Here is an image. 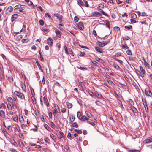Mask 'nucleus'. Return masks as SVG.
<instances>
[{
  "label": "nucleus",
  "mask_w": 152,
  "mask_h": 152,
  "mask_svg": "<svg viewBox=\"0 0 152 152\" xmlns=\"http://www.w3.org/2000/svg\"><path fill=\"white\" fill-rule=\"evenodd\" d=\"M40 24L41 26H43L44 24V21L42 20H40L39 21Z\"/></svg>",
  "instance_id": "nucleus-53"
},
{
  "label": "nucleus",
  "mask_w": 152,
  "mask_h": 152,
  "mask_svg": "<svg viewBox=\"0 0 152 152\" xmlns=\"http://www.w3.org/2000/svg\"><path fill=\"white\" fill-rule=\"evenodd\" d=\"M123 39L124 41L130 39V37L128 36H126V37H123Z\"/></svg>",
  "instance_id": "nucleus-46"
},
{
  "label": "nucleus",
  "mask_w": 152,
  "mask_h": 152,
  "mask_svg": "<svg viewBox=\"0 0 152 152\" xmlns=\"http://www.w3.org/2000/svg\"><path fill=\"white\" fill-rule=\"evenodd\" d=\"M0 116L2 118H5V113L3 111H0Z\"/></svg>",
  "instance_id": "nucleus-14"
},
{
  "label": "nucleus",
  "mask_w": 152,
  "mask_h": 152,
  "mask_svg": "<svg viewBox=\"0 0 152 152\" xmlns=\"http://www.w3.org/2000/svg\"><path fill=\"white\" fill-rule=\"evenodd\" d=\"M45 15V16H48L50 19L51 18V16L50 15L49 13H46Z\"/></svg>",
  "instance_id": "nucleus-54"
},
{
  "label": "nucleus",
  "mask_w": 152,
  "mask_h": 152,
  "mask_svg": "<svg viewBox=\"0 0 152 152\" xmlns=\"http://www.w3.org/2000/svg\"><path fill=\"white\" fill-rule=\"evenodd\" d=\"M102 13V14L106 16H107V17H108L109 16V15H108L106 13H105L102 10H101V11H100V12Z\"/></svg>",
  "instance_id": "nucleus-32"
},
{
  "label": "nucleus",
  "mask_w": 152,
  "mask_h": 152,
  "mask_svg": "<svg viewBox=\"0 0 152 152\" xmlns=\"http://www.w3.org/2000/svg\"><path fill=\"white\" fill-rule=\"evenodd\" d=\"M130 21L132 24L133 23H136V22L135 20H134L132 19H131Z\"/></svg>",
  "instance_id": "nucleus-62"
},
{
  "label": "nucleus",
  "mask_w": 152,
  "mask_h": 152,
  "mask_svg": "<svg viewBox=\"0 0 152 152\" xmlns=\"http://www.w3.org/2000/svg\"><path fill=\"white\" fill-rule=\"evenodd\" d=\"M129 152H140L139 150L136 149H131L128 151Z\"/></svg>",
  "instance_id": "nucleus-23"
},
{
  "label": "nucleus",
  "mask_w": 152,
  "mask_h": 152,
  "mask_svg": "<svg viewBox=\"0 0 152 152\" xmlns=\"http://www.w3.org/2000/svg\"><path fill=\"white\" fill-rule=\"evenodd\" d=\"M31 99L33 100V102L34 104H36V101L35 98L34 97V96L33 95H32V96H31Z\"/></svg>",
  "instance_id": "nucleus-35"
},
{
  "label": "nucleus",
  "mask_w": 152,
  "mask_h": 152,
  "mask_svg": "<svg viewBox=\"0 0 152 152\" xmlns=\"http://www.w3.org/2000/svg\"><path fill=\"white\" fill-rule=\"evenodd\" d=\"M79 18L77 16H75L74 17V20L75 23L77 22L79 20Z\"/></svg>",
  "instance_id": "nucleus-40"
},
{
  "label": "nucleus",
  "mask_w": 152,
  "mask_h": 152,
  "mask_svg": "<svg viewBox=\"0 0 152 152\" xmlns=\"http://www.w3.org/2000/svg\"><path fill=\"white\" fill-rule=\"evenodd\" d=\"M66 103L67 106L68 108H70L72 107V104L71 103L67 102Z\"/></svg>",
  "instance_id": "nucleus-20"
},
{
  "label": "nucleus",
  "mask_w": 152,
  "mask_h": 152,
  "mask_svg": "<svg viewBox=\"0 0 152 152\" xmlns=\"http://www.w3.org/2000/svg\"><path fill=\"white\" fill-rule=\"evenodd\" d=\"M36 62L37 63V65L38 66V68H39V69L41 71H42V67L40 66V65L39 63V62L37 61H36Z\"/></svg>",
  "instance_id": "nucleus-28"
},
{
  "label": "nucleus",
  "mask_w": 152,
  "mask_h": 152,
  "mask_svg": "<svg viewBox=\"0 0 152 152\" xmlns=\"http://www.w3.org/2000/svg\"><path fill=\"white\" fill-rule=\"evenodd\" d=\"M94 94L95 97L96 96L99 99H101L102 98L101 94L97 91L94 92Z\"/></svg>",
  "instance_id": "nucleus-8"
},
{
  "label": "nucleus",
  "mask_w": 152,
  "mask_h": 152,
  "mask_svg": "<svg viewBox=\"0 0 152 152\" xmlns=\"http://www.w3.org/2000/svg\"><path fill=\"white\" fill-rule=\"evenodd\" d=\"M114 67L116 69H117L118 70V69L119 68V66L117 65V64H114Z\"/></svg>",
  "instance_id": "nucleus-59"
},
{
  "label": "nucleus",
  "mask_w": 152,
  "mask_h": 152,
  "mask_svg": "<svg viewBox=\"0 0 152 152\" xmlns=\"http://www.w3.org/2000/svg\"><path fill=\"white\" fill-rule=\"evenodd\" d=\"M126 53L128 55H132V52H131V50H128L126 51Z\"/></svg>",
  "instance_id": "nucleus-44"
},
{
  "label": "nucleus",
  "mask_w": 152,
  "mask_h": 152,
  "mask_svg": "<svg viewBox=\"0 0 152 152\" xmlns=\"http://www.w3.org/2000/svg\"><path fill=\"white\" fill-rule=\"evenodd\" d=\"M30 90H31V93L32 95H33V94H35L34 92V91L33 89L32 88H30Z\"/></svg>",
  "instance_id": "nucleus-56"
},
{
  "label": "nucleus",
  "mask_w": 152,
  "mask_h": 152,
  "mask_svg": "<svg viewBox=\"0 0 152 152\" xmlns=\"http://www.w3.org/2000/svg\"><path fill=\"white\" fill-rule=\"evenodd\" d=\"M52 113L51 112H50L48 113V116L50 118H52Z\"/></svg>",
  "instance_id": "nucleus-63"
},
{
  "label": "nucleus",
  "mask_w": 152,
  "mask_h": 152,
  "mask_svg": "<svg viewBox=\"0 0 152 152\" xmlns=\"http://www.w3.org/2000/svg\"><path fill=\"white\" fill-rule=\"evenodd\" d=\"M125 28L127 29L130 30L132 28V26L130 25L128 26H125Z\"/></svg>",
  "instance_id": "nucleus-29"
},
{
  "label": "nucleus",
  "mask_w": 152,
  "mask_h": 152,
  "mask_svg": "<svg viewBox=\"0 0 152 152\" xmlns=\"http://www.w3.org/2000/svg\"><path fill=\"white\" fill-rule=\"evenodd\" d=\"M66 111V109L64 108H63L61 109V112L63 113L65 112Z\"/></svg>",
  "instance_id": "nucleus-60"
},
{
  "label": "nucleus",
  "mask_w": 152,
  "mask_h": 152,
  "mask_svg": "<svg viewBox=\"0 0 152 152\" xmlns=\"http://www.w3.org/2000/svg\"><path fill=\"white\" fill-rule=\"evenodd\" d=\"M14 94L18 97L22 99H25L24 95L21 92H18L17 91H15L14 92Z\"/></svg>",
  "instance_id": "nucleus-2"
},
{
  "label": "nucleus",
  "mask_w": 152,
  "mask_h": 152,
  "mask_svg": "<svg viewBox=\"0 0 152 152\" xmlns=\"http://www.w3.org/2000/svg\"><path fill=\"white\" fill-rule=\"evenodd\" d=\"M13 120L15 122H17L18 121V118L17 115H15L13 116Z\"/></svg>",
  "instance_id": "nucleus-25"
},
{
  "label": "nucleus",
  "mask_w": 152,
  "mask_h": 152,
  "mask_svg": "<svg viewBox=\"0 0 152 152\" xmlns=\"http://www.w3.org/2000/svg\"><path fill=\"white\" fill-rule=\"evenodd\" d=\"M18 16V15L17 14H15L12 15L11 18V21L13 22L15 20L17 19Z\"/></svg>",
  "instance_id": "nucleus-7"
},
{
  "label": "nucleus",
  "mask_w": 152,
  "mask_h": 152,
  "mask_svg": "<svg viewBox=\"0 0 152 152\" xmlns=\"http://www.w3.org/2000/svg\"><path fill=\"white\" fill-rule=\"evenodd\" d=\"M140 69L141 72L140 73H142L143 74H144L145 73V70L143 69L142 66H140Z\"/></svg>",
  "instance_id": "nucleus-19"
},
{
  "label": "nucleus",
  "mask_w": 152,
  "mask_h": 152,
  "mask_svg": "<svg viewBox=\"0 0 152 152\" xmlns=\"http://www.w3.org/2000/svg\"><path fill=\"white\" fill-rule=\"evenodd\" d=\"M7 107L9 110H12V107L10 104H7Z\"/></svg>",
  "instance_id": "nucleus-38"
},
{
  "label": "nucleus",
  "mask_w": 152,
  "mask_h": 152,
  "mask_svg": "<svg viewBox=\"0 0 152 152\" xmlns=\"http://www.w3.org/2000/svg\"><path fill=\"white\" fill-rule=\"evenodd\" d=\"M13 7L11 6H9L7 9V11L8 10L10 13L13 11Z\"/></svg>",
  "instance_id": "nucleus-18"
},
{
  "label": "nucleus",
  "mask_w": 152,
  "mask_h": 152,
  "mask_svg": "<svg viewBox=\"0 0 152 152\" xmlns=\"http://www.w3.org/2000/svg\"><path fill=\"white\" fill-rule=\"evenodd\" d=\"M152 142V136L150 137L147 139H145L143 141L144 143H147Z\"/></svg>",
  "instance_id": "nucleus-5"
},
{
  "label": "nucleus",
  "mask_w": 152,
  "mask_h": 152,
  "mask_svg": "<svg viewBox=\"0 0 152 152\" xmlns=\"http://www.w3.org/2000/svg\"><path fill=\"white\" fill-rule=\"evenodd\" d=\"M77 68L83 71L86 70L87 69V68H86L83 67H77Z\"/></svg>",
  "instance_id": "nucleus-34"
},
{
  "label": "nucleus",
  "mask_w": 152,
  "mask_h": 152,
  "mask_svg": "<svg viewBox=\"0 0 152 152\" xmlns=\"http://www.w3.org/2000/svg\"><path fill=\"white\" fill-rule=\"evenodd\" d=\"M50 126H51V127L52 128H54L55 127V124H54V123L53 122H50Z\"/></svg>",
  "instance_id": "nucleus-51"
},
{
  "label": "nucleus",
  "mask_w": 152,
  "mask_h": 152,
  "mask_svg": "<svg viewBox=\"0 0 152 152\" xmlns=\"http://www.w3.org/2000/svg\"><path fill=\"white\" fill-rule=\"evenodd\" d=\"M24 121L23 118L22 116H21L20 118V121L21 123H22Z\"/></svg>",
  "instance_id": "nucleus-58"
},
{
  "label": "nucleus",
  "mask_w": 152,
  "mask_h": 152,
  "mask_svg": "<svg viewBox=\"0 0 152 152\" xmlns=\"http://www.w3.org/2000/svg\"><path fill=\"white\" fill-rule=\"evenodd\" d=\"M77 118H79V119H80V117L81 116V113L79 111L77 112Z\"/></svg>",
  "instance_id": "nucleus-50"
},
{
  "label": "nucleus",
  "mask_w": 152,
  "mask_h": 152,
  "mask_svg": "<svg viewBox=\"0 0 152 152\" xmlns=\"http://www.w3.org/2000/svg\"><path fill=\"white\" fill-rule=\"evenodd\" d=\"M12 103V108H13V109H15L17 108V106L15 104V102H12L11 103Z\"/></svg>",
  "instance_id": "nucleus-24"
},
{
  "label": "nucleus",
  "mask_w": 152,
  "mask_h": 152,
  "mask_svg": "<svg viewBox=\"0 0 152 152\" xmlns=\"http://www.w3.org/2000/svg\"><path fill=\"white\" fill-rule=\"evenodd\" d=\"M72 126L73 127H78V124L76 122H74L72 124Z\"/></svg>",
  "instance_id": "nucleus-33"
},
{
  "label": "nucleus",
  "mask_w": 152,
  "mask_h": 152,
  "mask_svg": "<svg viewBox=\"0 0 152 152\" xmlns=\"http://www.w3.org/2000/svg\"><path fill=\"white\" fill-rule=\"evenodd\" d=\"M78 28L80 30H82L83 28V23L81 22H79L77 25Z\"/></svg>",
  "instance_id": "nucleus-11"
},
{
  "label": "nucleus",
  "mask_w": 152,
  "mask_h": 152,
  "mask_svg": "<svg viewBox=\"0 0 152 152\" xmlns=\"http://www.w3.org/2000/svg\"><path fill=\"white\" fill-rule=\"evenodd\" d=\"M86 114L87 116L89 118H91L92 117V115L89 112H87L86 113Z\"/></svg>",
  "instance_id": "nucleus-41"
},
{
  "label": "nucleus",
  "mask_w": 152,
  "mask_h": 152,
  "mask_svg": "<svg viewBox=\"0 0 152 152\" xmlns=\"http://www.w3.org/2000/svg\"><path fill=\"white\" fill-rule=\"evenodd\" d=\"M43 100L44 101V103L48 107L49 105V103L46 96H45L43 98Z\"/></svg>",
  "instance_id": "nucleus-13"
},
{
  "label": "nucleus",
  "mask_w": 152,
  "mask_h": 152,
  "mask_svg": "<svg viewBox=\"0 0 152 152\" xmlns=\"http://www.w3.org/2000/svg\"><path fill=\"white\" fill-rule=\"evenodd\" d=\"M71 121L72 122H73L74 121V120H75V116L73 115H72L71 116Z\"/></svg>",
  "instance_id": "nucleus-52"
},
{
  "label": "nucleus",
  "mask_w": 152,
  "mask_h": 152,
  "mask_svg": "<svg viewBox=\"0 0 152 152\" xmlns=\"http://www.w3.org/2000/svg\"><path fill=\"white\" fill-rule=\"evenodd\" d=\"M131 17L135 19L137 18V15L135 13H132L131 14Z\"/></svg>",
  "instance_id": "nucleus-47"
},
{
  "label": "nucleus",
  "mask_w": 152,
  "mask_h": 152,
  "mask_svg": "<svg viewBox=\"0 0 152 152\" xmlns=\"http://www.w3.org/2000/svg\"><path fill=\"white\" fill-rule=\"evenodd\" d=\"M145 93L146 96L151 97L152 94L148 88H146L145 90Z\"/></svg>",
  "instance_id": "nucleus-3"
},
{
  "label": "nucleus",
  "mask_w": 152,
  "mask_h": 152,
  "mask_svg": "<svg viewBox=\"0 0 152 152\" xmlns=\"http://www.w3.org/2000/svg\"><path fill=\"white\" fill-rule=\"evenodd\" d=\"M64 50H65V53L66 54H69V52H68V49H67V47L65 45L64 46Z\"/></svg>",
  "instance_id": "nucleus-45"
},
{
  "label": "nucleus",
  "mask_w": 152,
  "mask_h": 152,
  "mask_svg": "<svg viewBox=\"0 0 152 152\" xmlns=\"http://www.w3.org/2000/svg\"><path fill=\"white\" fill-rule=\"evenodd\" d=\"M47 44L48 45L52 46L53 44V40L51 37H49L47 39Z\"/></svg>",
  "instance_id": "nucleus-6"
},
{
  "label": "nucleus",
  "mask_w": 152,
  "mask_h": 152,
  "mask_svg": "<svg viewBox=\"0 0 152 152\" xmlns=\"http://www.w3.org/2000/svg\"><path fill=\"white\" fill-rule=\"evenodd\" d=\"M121 55V53L120 52H118L115 54V56H120Z\"/></svg>",
  "instance_id": "nucleus-61"
},
{
  "label": "nucleus",
  "mask_w": 152,
  "mask_h": 152,
  "mask_svg": "<svg viewBox=\"0 0 152 152\" xmlns=\"http://www.w3.org/2000/svg\"><path fill=\"white\" fill-rule=\"evenodd\" d=\"M1 107H3L4 109H5L6 107L5 105L3 103H2L1 105L0 106V108H1Z\"/></svg>",
  "instance_id": "nucleus-55"
},
{
  "label": "nucleus",
  "mask_w": 152,
  "mask_h": 152,
  "mask_svg": "<svg viewBox=\"0 0 152 152\" xmlns=\"http://www.w3.org/2000/svg\"><path fill=\"white\" fill-rule=\"evenodd\" d=\"M44 127L48 130L49 131L50 129V128L49 127L48 125L47 124L44 125Z\"/></svg>",
  "instance_id": "nucleus-48"
},
{
  "label": "nucleus",
  "mask_w": 152,
  "mask_h": 152,
  "mask_svg": "<svg viewBox=\"0 0 152 152\" xmlns=\"http://www.w3.org/2000/svg\"><path fill=\"white\" fill-rule=\"evenodd\" d=\"M75 131L79 134H81L82 133V131L80 130H78L76 129H75Z\"/></svg>",
  "instance_id": "nucleus-49"
},
{
  "label": "nucleus",
  "mask_w": 152,
  "mask_h": 152,
  "mask_svg": "<svg viewBox=\"0 0 152 152\" xmlns=\"http://www.w3.org/2000/svg\"><path fill=\"white\" fill-rule=\"evenodd\" d=\"M110 42L109 40L106 41L105 42H103L102 43L101 42L99 41H98L97 42V44L100 47H102L104 46L105 45L108 44Z\"/></svg>",
  "instance_id": "nucleus-4"
},
{
  "label": "nucleus",
  "mask_w": 152,
  "mask_h": 152,
  "mask_svg": "<svg viewBox=\"0 0 152 152\" xmlns=\"http://www.w3.org/2000/svg\"><path fill=\"white\" fill-rule=\"evenodd\" d=\"M26 7L25 6L19 4L16 5L14 8L15 9H19V11L22 12H24L23 10H24L26 8Z\"/></svg>",
  "instance_id": "nucleus-1"
},
{
  "label": "nucleus",
  "mask_w": 152,
  "mask_h": 152,
  "mask_svg": "<svg viewBox=\"0 0 152 152\" xmlns=\"http://www.w3.org/2000/svg\"><path fill=\"white\" fill-rule=\"evenodd\" d=\"M89 94L92 97L95 98V94L93 92L90 91L89 92Z\"/></svg>",
  "instance_id": "nucleus-27"
},
{
  "label": "nucleus",
  "mask_w": 152,
  "mask_h": 152,
  "mask_svg": "<svg viewBox=\"0 0 152 152\" xmlns=\"http://www.w3.org/2000/svg\"><path fill=\"white\" fill-rule=\"evenodd\" d=\"M114 29L115 31H118L120 30V28L117 26H115V27L114 28Z\"/></svg>",
  "instance_id": "nucleus-57"
},
{
  "label": "nucleus",
  "mask_w": 152,
  "mask_h": 152,
  "mask_svg": "<svg viewBox=\"0 0 152 152\" xmlns=\"http://www.w3.org/2000/svg\"><path fill=\"white\" fill-rule=\"evenodd\" d=\"M67 137L70 140H72V137L71 136V134L70 132H69L67 135Z\"/></svg>",
  "instance_id": "nucleus-43"
},
{
  "label": "nucleus",
  "mask_w": 152,
  "mask_h": 152,
  "mask_svg": "<svg viewBox=\"0 0 152 152\" xmlns=\"http://www.w3.org/2000/svg\"><path fill=\"white\" fill-rule=\"evenodd\" d=\"M7 99L8 101L10 103H12L13 102V99H12V98L11 97H9L7 98Z\"/></svg>",
  "instance_id": "nucleus-42"
},
{
  "label": "nucleus",
  "mask_w": 152,
  "mask_h": 152,
  "mask_svg": "<svg viewBox=\"0 0 152 152\" xmlns=\"http://www.w3.org/2000/svg\"><path fill=\"white\" fill-rule=\"evenodd\" d=\"M59 133L61 135L60 137V139H61L62 137H64V134L62 132L60 131Z\"/></svg>",
  "instance_id": "nucleus-30"
},
{
  "label": "nucleus",
  "mask_w": 152,
  "mask_h": 152,
  "mask_svg": "<svg viewBox=\"0 0 152 152\" xmlns=\"http://www.w3.org/2000/svg\"><path fill=\"white\" fill-rule=\"evenodd\" d=\"M55 16L57 17L58 19H61V18L62 17L61 15L59 14H57Z\"/></svg>",
  "instance_id": "nucleus-39"
},
{
  "label": "nucleus",
  "mask_w": 152,
  "mask_h": 152,
  "mask_svg": "<svg viewBox=\"0 0 152 152\" xmlns=\"http://www.w3.org/2000/svg\"><path fill=\"white\" fill-rule=\"evenodd\" d=\"M79 119H80L81 121H84L86 119V117L84 115L81 117V118H80Z\"/></svg>",
  "instance_id": "nucleus-26"
},
{
  "label": "nucleus",
  "mask_w": 152,
  "mask_h": 152,
  "mask_svg": "<svg viewBox=\"0 0 152 152\" xmlns=\"http://www.w3.org/2000/svg\"><path fill=\"white\" fill-rule=\"evenodd\" d=\"M131 109L134 113H136L137 114L138 113V111L137 109L134 106H132L131 107Z\"/></svg>",
  "instance_id": "nucleus-15"
},
{
  "label": "nucleus",
  "mask_w": 152,
  "mask_h": 152,
  "mask_svg": "<svg viewBox=\"0 0 152 152\" xmlns=\"http://www.w3.org/2000/svg\"><path fill=\"white\" fill-rule=\"evenodd\" d=\"M122 47L123 49H128L129 47L127 46V45L125 44L124 45H122Z\"/></svg>",
  "instance_id": "nucleus-36"
},
{
  "label": "nucleus",
  "mask_w": 152,
  "mask_h": 152,
  "mask_svg": "<svg viewBox=\"0 0 152 152\" xmlns=\"http://www.w3.org/2000/svg\"><path fill=\"white\" fill-rule=\"evenodd\" d=\"M55 33L56 34L57 37L60 38L61 37V32L58 30H56L55 31Z\"/></svg>",
  "instance_id": "nucleus-9"
},
{
  "label": "nucleus",
  "mask_w": 152,
  "mask_h": 152,
  "mask_svg": "<svg viewBox=\"0 0 152 152\" xmlns=\"http://www.w3.org/2000/svg\"><path fill=\"white\" fill-rule=\"evenodd\" d=\"M95 50L97 52H99L100 53H103L104 52L102 50L101 48L98 47H95Z\"/></svg>",
  "instance_id": "nucleus-12"
},
{
  "label": "nucleus",
  "mask_w": 152,
  "mask_h": 152,
  "mask_svg": "<svg viewBox=\"0 0 152 152\" xmlns=\"http://www.w3.org/2000/svg\"><path fill=\"white\" fill-rule=\"evenodd\" d=\"M54 107L55 108L53 110V114L54 116H57L56 113L57 112V109L56 108V106H54Z\"/></svg>",
  "instance_id": "nucleus-21"
},
{
  "label": "nucleus",
  "mask_w": 152,
  "mask_h": 152,
  "mask_svg": "<svg viewBox=\"0 0 152 152\" xmlns=\"http://www.w3.org/2000/svg\"><path fill=\"white\" fill-rule=\"evenodd\" d=\"M142 101L144 105V107L145 108L146 106V101L145 99H144L143 97H142Z\"/></svg>",
  "instance_id": "nucleus-17"
},
{
  "label": "nucleus",
  "mask_w": 152,
  "mask_h": 152,
  "mask_svg": "<svg viewBox=\"0 0 152 152\" xmlns=\"http://www.w3.org/2000/svg\"><path fill=\"white\" fill-rule=\"evenodd\" d=\"M92 15L94 16H96V15H99V16H101L102 15L100 13L96 11L93 12L92 13Z\"/></svg>",
  "instance_id": "nucleus-10"
},
{
  "label": "nucleus",
  "mask_w": 152,
  "mask_h": 152,
  "mask_svg": "<svg viewBox=\"0 0 152 152\" xmlns=\"http://www.w3.org/2000/svg\"><path fill=\"white\" fill-rule=\"evenodd\" d=\"M10 151L12 152H18L15 149L13 148L11 149Z\"/></svg>",
  "instance_id": "nucleus-64"
},
{
  "label": "nucleus",
  "mask_w": 152,
  "mask_h": 152,
  "mask_svg": "<svg viewBox=\"0 0 152 152\" xmlns=\"http://www.w3.org/2000/svg\"><path fill=\"white\" fill-rule=\"evenodd\" d=\"M28 39H22L21 42L23 43H26L28 42Z\"/></svg>",
  "instance_id": "nucleus-31"
},
{
  "label": "nucleus",
  "mask_w": 152,
  "mask_h": 152,
  "mask_svg": "<svg viewBox=\"0 0 152 152\" xmlns=\"http://www.w3.org/2000/svg\"><path fill=\"white\" fill-rule=\"evenodd\" d=\"M77 2L78 4L80 7L84 6V4L81 1L79 0Z\"/></svg>",
  "instance_id": "nucleus-22"
},
{
  "label": "nucleus",
  "mask_w": 152,
  "mask_h": 152,
  "mask_svg": "<svg viewBox=\"0 0 152 152\" xmlns=\"http://www.w3.org/2000/svg\"><path fill=\"white\" fill-rule=\"evenodd\" d=\"M50 136L52 138V139L54 141L56 142V137L52 133L50 134Z\"/></svg>",
  "instance_id": "nucleus-16"
},
{
  "label": "nucleus",
  "mask_w": 152,
  "mask_h": 152,
  "mask_svg": "<svg viewBox=\"0 0 152 152\" xmlns=\"http://www.w3.org/2000/svg\"><path fill=\"white\" fill-rule=\"evenodd\" d=\"M44 140L45 142L48 144H50V140L47 137H46L44 139Z\"/></svg>",
  "instance_id": "nucleus-37"
}]
</instances>
